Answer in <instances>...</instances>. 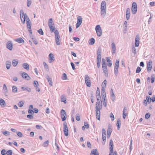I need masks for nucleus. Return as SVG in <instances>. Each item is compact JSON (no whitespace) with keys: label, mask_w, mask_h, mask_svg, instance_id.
I'll return each instance as SVG.
<instances>
[{"label":"nucleus","mask_w":155,"mask_h":155,"mask_svg":"<svg viewBox=\"0 0 155 155\" xmlns=\"http://www.w3.org/2000/svg\"><path fill=\"white\" fill-rule=\"evenodd\" d=\"M15 41L18 42L19 43H23L24 42V41L21 38H19L16 39L15 40Z\"/></svg>","instance_id":"a878e982"},{"label":"nucleus","mask_w":155,"mask_h":155,"mask_svg":"<svg viewBox=\"0 0 155 155\" xmlns=\"http://www.w3.org/2000/svg\"><path fill=\"white\" fill-rule=\"evenodd\" d=\"M61 100L62 102H64V103H66V98L63 96H61Z\"/></svg>","instance_id":"4c0bfd02"},{"label":"nucleus","mask_w":155,"mask_h":155,"mask_svg":"<svg viewBox=\"0 0 155 155\" xmlns=\"http://www.w3.org/2000/svg\"><path fill=\"white\" fill-rule=\"evenodd\" d=\"M147 71L150 72L151 71L152 67V62L151 60H150L147 63Z\"/></svg>","instance_id":"9d476101"},{"label":"nucleus","mask_w":155,"mask_h":155,"mask_svg":"<svg viewBox=\"0 0 155 155\" xmlns=\"http://www.w3.org/2000/svg\"><path fill=\"white\" fill-rule=\"evenodd\" d=\"M150 116V114L149 113H147L145 115V118L146 119H148Z\"/></svg>","instance_id":"6e6d98bb"},{"label":"nucleus","mask_w":155,"mask_h":155,"mask_svg":"<svg viewBox=\"0 0 155 155\" xmlns=\"http://www.w3.org/2000/svg\"><path fill=\"white\" fill-rule=\"evenodd\" d=\"M61 78L63 80H66L67 79V77L65 73H64L63 74Z\"/></svg>","instance_id":"c9c22d12"},{"label":"nucleus","mask_w":155,"mask_h":155,"mask_svg":"<svg viewBox=\"0 0 155 155\" xmlns=\"http://www.w3.org/2000/svg\"><path fill=\"white\" fill-rule=\"evenodd\" d=\"M38 32L41 35H42L44 34V32L43 31L42 29L41 28H40L38 30Z\"/></svg>","instance_id":"603ef678"},{"label":"nucleus","mask_w":155,"mask_h":155,"mask_svg":"<svg viewBox=\"0 0 155 155\" xmlns=\"http://www.w3.org/2000/svg\"><path fill=\"white\" fill-rule=\"evenodd\" d=\"M49 141L47 140L44 142L43 144V146L44 147H47L48 145Z\"/></svg>","instance_id":"79ce46f5"},{"label":"nucleus","mask_w":155,"mask_h":155,"mask_svg":"<svg viewBox=\"0 0 155 155\" xmlns=\"http://www.w3.org/2000/svg\"><path fill=\"white\" fill-rule=\"evenodd\" d=\"M102 108V104L101 100H100L96 103V114L97 119L100 120L101 112L100 110Z\"/></svg>","instance_id":"f257e3e1"},{"label":"nucleus","mask_w":155,"mask_h":155,"mask_svg":"<svg viewBox=\"0 0 155 155\" xmlns=\"http://www.w3.org/2000/svg\"><path fill=\"white\" fill-rule=\"evenodd\" d=\"M5 64L6 68L8 70L10 68L11 66V61H7L6 62Z\"/></svg>","instance_id":"6ab92c4d"},{"label":"nucleus","mask_w":155,"mask_h":155,"mask_svg":"<svg viewBox=\"0 0 155 155\" xmlns=\"http://www.w3.org/2000/svg\"><path fill=\"white\" fill-rule=\"evenodd\" d=\"M102 66L104 65H106V64L105 63V61L104 59L103 58L102 60Z\"/></svg>","instance_id":"69168bd1"},{"label":"nucleus","mask_w":155,"mask_h":155,"mask_svg":"<svg viewBox=\"0 0 155 155\" xmlns=\"http://www.w3.org/2000/svg\"><path fill=\"white\" fill-rule=\"evenodd\" d=\"M102 136H106V130L103 128L102 130Z\"/></svg>","instance_id":"a18cd8bd"},{"label":"nucleus","mask_w":155,"mask_h":155,"mask_svg":"<svg viewBox=\"0 0 155 155\" xmlns=\"http://www.w3.org/2000/svg\"><path fill=\"white\" fill-rule=\"evenodd\" d=\"M119 60L118 59H117L116 60V63H115V68H119Z\"/></svg>","instance_id":"c03bdc74"},{"label":"nucleus","mask_w":155,"mask_h":155,"mask_svg":"<svg viewBox=\"0 0 155 155\" xmlns=\"http://www.w3.org/2000/svg\"><path fill=\"white\" fill-rule=\"evenodd\" d=\"M95 30L98 36L100 37L102 35V31L99 25H97L95 27Z\"/></svg>","instance_id":"7ed1b4c3"},{"label":"nucleus","mask_w":155,"mask_h":155,"mask_svg":"<svg viewBox=\"0 0 155 155\" xmlns=\"http://www.w3.org/2000/svg\"><path fill=\"white\" fill-rule=\"evenodd\" d=\"M151 83H153L154 82L155 80V76L154 74H153L151 75Z\"/></svg>","instance_id":"09e8293b"},{"label":"nucleus","mask_w":155,"mask_h":155,"mask_svg":"<svg viewBox=\"0 0 155 155\" xmlns=\"http://www.w3.org/2000/svg\"><path fill=\"white\" fill-rule=\"evenodd\" d=\"M6 150L5 149L2 150L1 152V153L2 155H5L6 154Z\"/></svg>","instance_id":"680f3d73"},{"label":"nucleus","mask_w":155,"mask_h":155,"mask_svg":"<svg viewBox=\"0 0 155 155\" xmlns=\"http://www.w3.org/2000/svg\"><path fill=\"white\" fill-rule=\"evenodd\" d=\"M146 100L147 102L148 103H150L151 102V98L150 97L148 96H147L146 97Z\"/></svg>","instance_id":"49530a36"},{"label":"nucleus","mask_w":155,"mask_h":155,"mask_svg":"<svg viewBox=\"0 0 155 155\" xmlns=\"http://www.w3.org/2000/svg\"><path fill=\"white\" fill-rule=\"evenodd\" d=\"M3 89L5 91V93H8V88L5 84L3 85Z\"/></svg>","instance_id":"f704fd0d"},{"label":"nucleus","mask_w":155,"mask_h":155,"mask_svg":"<svg viewBox=\"0 0 155 155\" xmlns=\"http://www.w3.org/2000/svg\"><path fill=\"white\" fill-rule=\"evenodd\" d=\"M109 146H110V153L109 155H111V153H113V148H114L113 141L111 139L110 140V143H109Z\"/></svg>","instance_id":"6e6552de"},{"label":"nucleus","mask_w":155,"mask_h":155,"mask_svg":"<svg viewBox=\"0 0 155 155\" xmlns=\"http://www.w3.org/2000/svg\"><path fill=\"white\" fill-rule=\"evenodd\" d=\"M120 119H117V122L116 124L118 130H119L120 129Z\"/></svg>","instance_id":"393cba45"},{"label":"nucleus","mask_w":155,"mask_h":155,"mask_svg":"<svg viewBox=\"0 0 155 155\" xmlns=\"http://www.w3.org/2000/svg\"><path fill=\"white\" fill-rule=\"evenodd\" d=\"M106 3L105 1L102 2L101 6V9H106Z\"/></svg>","instance_id":"f3484780"},{"label":"nucleus","mask_w":155,"mask_h":155,"mask_svg":"<svg viewBox=\"0 0 155 155\" xmlns=\"http://www.w3.org/2000/svg\"><path fill=\"white\" fill-rule=\"evenodd\" d=\"M103 103L104 106L106 107L107 105V99H104L103 100Z\"/></svg>","instance_id":"0e129e2a"},{"label":"nucleus","mask_w":155,"mask_h":155,"mask_svg":"<svg viewBox=\"0 0 155 155\" xmlns=\"http://www.w3.org/2000/svg\"><path fill=\"white\" fill-rule=\"evenodd\" d=\"M104 88H102L101 91V96L106 95V93L105 91Z\"/></svg>","instance_id":"a19ab883"},{"label":"nucleus","mask_w":155,"mask_h":155,"mask_svg":"<svg viewBox=\"0 0 155 155\" xmlns=\"http://www.w3.org/2000/svg\"><path fill=\"white\" fill-rule=\"evenodd\" d=\"M46 78L48 80L50 85L51 86H52L53 84L51 79L49 78V75L48 74L46 75Z\"/></svg>","instance_id":"aec40b11"},{"label":"nucleus","mask_w":155,"mask_h":155,"mask_svg":"<svg viewBox=\"0 0 155 155\" xmlns=\"http://www.w3.org/2000/svg\"><path fill=\"white\" fill-rule=\"evenodd\" d=\"M61 113L62 120L65 121L67 118V114L65 110L62 109L61 111Z\"/></svg>","instance_id":"423d86ee"},{"label":"nucleus","mask_w":155,"mask_h":155,"mask_svg":"<svg viewBox=\"0 0 155 155\" xmlns=\"http://www.w3.org/2000/svg\"><path fill=\"white\" fill-rule=\"evenodd\" d=\"M137 5L135 2L133 3L132 5L131 10L133 14H135L137 12Z\"/></svg>","instance_id":"39448f33"},{"label":"nucleus","mask_w":155,"mask_h":155,"mask_svg":"<svg viewBox=\"0 0 155 155\" xmlns=\"http://www.w3.org/2000/svg\"><path fill=\"white\" fill-rule=\"evenodd\" d=\"M107 80H104L102 84V88H106L107 84Z\"/></svg>","instance_id":"7c9ffc66"},{"label":"nucleus","mask_w":155,"mask_h":155,"mask_svg":"<svg viewBox=\"0 0 155 155\" xmlns=\"http://www.w3.org/2000/svg\"><path fill=\"white\" fill-rule=\"evenodd\" d=\"M101 15L104 17L105 16L106 9H101Z\"/></svg>","instance_id":"b1692460"},{"label":"nucleus","mask_w":155,"mask_h":155,"mask_svg":"<svg viewBox=\"0 0 155 155\" xmlns=\"http://www.w3.org/2000/svg\"><path fill=\"white\" fill-rule=\"evenodd\" d=\"M90 155H99L97 150L96 149L92 150L91 152Z\"/></svg>","instance_id":"a211bd4d"},{"label":"nucleus","mask_w":155,"mask_h":155,"mask_svg":"<svg viewBox=\"0 0 155 155\" xmlns=\"http://www.w3.org/2000/svg\"><path fill=\"white\" fill-rule=\"evenodd\" d=\"M24 104V103L22 101H20L18 103V106L20 107H23Z\"/></svg>","instance_id":"13d9d810"},{"label":"nucleus","mask_w":155,"mask_h":155,"mask_svg":"<svg viewBox=\"0 0 155 155\" xmlns=\"http://www.w3.org/2000/svg\"><path fill=\"white\" fill-rule=\"evenodd\" d=\"M3 134L5 136H7L10 135V132L5 131L2 132Z\"/></svg>","instance_id":"3c124183"},{"label":"nucleus","mask_w":155,"mask_h":155,"mask_svg":"<svg viewBox=\"0 0 155 155\" xmlns=\"http://www.w3.org/2000/svg\"><path fill=\"white\" fill-rule=\"evenodd\" d=\"M103 68V70L104 73L105 74V76L107 77L108 76L107 72V65H104L102 66Z\"/></svg>","instance_id":"dca6fc26"},{"label":"nucleus","mask_w":155,"mask_h":155,"mask_svg":"<svg viewBox=\"0 0 155 155\" xmlns=\"http://www.w3.org/2000/svg\"><path fill=\"white\" fill-rule=\"evenodd\" d=\"M43 64L46 70L47 71H48L49 68L47 64L45 62H44Z\"/></svg>","instance_id":"de8ad7c7"},{"label":"nucleus","mask_w":155,"mask_h":155,"mask_svg":"<svg viewBox=\"0 0 155 155\" xmlns=\"http://www.w3.org/2000/svg\"><path fill=\"white\" fill-rule=\"evenodd\" d=\"M101 58H97V67L98 68H99L100 66L101 62Z\"/></svg>","instance_id":"58836bf2"},{"label":"nucleus","mask_w":155,"mask_h":155,"mask_svg":"<svg viewBox=\"0 0 155 155\" xmlns=\"http://www.w3.org/2000/svg\"><path fill=\"white\" fill-rule=\"evenodd\" d=\"M22 78L27 80L30 79L31 78L25 72H23L21 74Z\"/></svg>","instance_id":"9b49d317"},{"label":"nucleus","mask_w":155,"mask_h":155,"mask_svg":"<svg viewBox=\"0 0 155 155\" xmlns=\"http://www.w3.org/2000/svg\"><path fill=\"white\" fill-rule=\"evenodd\" d=\"M130 9L129 8H127V9L126 14L130 15Z\"/></svg>","instance_id":"338daca9"},{"label":"nucleus","mask_w":155,"mask_h":155,"mask_svg":"<svg viewBox=\"0 0 155 155\" xmlns=\"http://www.w3.org/2000/svg\"><path fill=\"white\" fill-rule=\"evenodd\" d=\"M106 136H102V140H103V142H102V143L103 145H104L105 144L106 142Z\"/></svg>","instance_id":"ea45409f"},{"label":"nucleus","mask_w":155,"mask_h":155,"mask_svg":"<svg viewBox=\"0 0 155 155\" xmlns=\"http://www.w3.org/2000/svg\"><path fill=\"white\" fill-rule=\"evenodd\" d=\"M95 39L93 38H91L90 39L88 43L89 45H93L95 43Z\"/></svg>","instance_id":"bb28decb"},{"label":"nucleus","mask_w":155,"mask_h":155,"mask_svg":"<svg viewBox=\"0 0 155 155\" xmlns=\"http://www.w3.org/2000/svg\"><path fill=\"white\" fill-rule=\"evenodd\" d=\"M111 48L112 49V54H115L116 51V45L113 42L111 44Z\"/></svg>","instance_id":"4468645a"},{"label":"nucleus","mask_w":155,"mask_h":155,"mask_svg":"<svg viewBox=\"0 0 155 155\" xmlns=\"http://www.w3.org/2000/svg\"><path fill=\"white\" fill-rule=\"evenodd\" d=\"M12 150H9L7 152L6 154H7V155H12Z\"/></svg>","instance_id":"4d7b16f0"},{"label":"nucleus","mask_w":155,"mask_h":155,"mask_svg":"<svg viewBox=\"0 0 155 155\" xmlns=\"http://www.w3.org/2000/svg\"><path fill=\"white\" fill-rule=\"evenodd\" d=\"M76 120L78 121H80V117L79 114H77L76 115Z\"/></svg>","instance_id":"5fc2aeb1"},{"label":"nucleus","mask_w":155,"mask_h":155,"mask_svg":"<svg viewBox=\"0 0 155 155\" xmlns=\"http://www.w3.org/2000/svg\"><path fill=\"white\" fill-rule=\"evenodd\" d=\"M32 40L33 42L34 43L35 45H37L38 44V41L35 39L34 38H32Z\"/></svg>","instance_id":"e2e57ef3"},{"label":"nucleus","mask_w":155,"mask_h":155,"mask_svg":"<svg viewBox=\"0 0 155 155\" xmlns=\"http://www.w3.org/2000/svg\"><path fill=\"white\" fill-rule=\"evenodd\" d=\"M110 117L111 118V120L113 121L114 119V115L112 113H110Z\"/></svg>","instance_id":"8fccbe9b"},{"label":"nucleus","mask_w":155,"mask_h":155,"mask_svg":"<svg viewBox=\"0 0 155 155\" xmlns=\"http://www.w3.org/2000/svg\"><path fill=\"white\" fill-rule=\"evenodd\" d=\"M12 92L14 93H16L17 92V87L15 86H13L12 87Z\"/></svg>","instance_id":"72a5a7b5"},{"label":"nucleus","mask_w":155,"mask_h":155,"mask_svg":"<svg viewBox=\"0 0 155 155\" xmlns=\"http://www.w3.org/2000/svg\"><path fill=\"white\" fill-rule=\"evenodd\" d=\"M64 134L66 136H68V127H63Z\"/></svg>","instance_id":"4be33fe9"},{"label":"nucleus","mask_w":155,"mask_h":155,"mask_svg":"<svg viewBox=\"0 0 155 155\" xmlns=\"http://www.w3.org/2000/svg\"><path fill=\"white\" fill-rule=\"evenodd\" d=\"M118 69V68L115 67L114 68V73L116 76H117Z\"/></svg>","instance_id":"37998d69"},{"label":"nucleus","mask_w":155,"mask_h":155,"mask_svg":"<svg viewBox=\"0 0 155 155\" xmlns=\"http://www.w3.org/2000/svg\"><path fill=\"white\" fill-rule=\"evenodd\" d=\"M140 37L139 35H137L135 39V45L136 47H138L139 44Z\"/></svg>","instance_id":"ddd939ff"},{"label":"nucleus","mask_w":155,"mask_h":155,"mask_svg":"<svg viewBox=\"0 0 155 155\" xmlns=\"http://www.w3.org/2000/svg\"><path fill=\"white\" fill-rule=\"evenodd\" d=\"M49 26L51 32H54V31L56 30H55V27L54 25H50Z\"/></svg>","instance_id":"c756f323"},{"label":"nucleus","mask_w":155,"mask_h":155,"mask_svg":"<svg viewBox=\"0 0 155 155\" xmlns=\"http://www.w3.org/2000/svg\"><path fill=\"white\" fill-rule=\"evenodd\" d=\"M23 67L25 68L28 70L29 69V66L28 64L24 63L23 64Z\"/></svg>","instance_id":"cd10ccee"},{"label":"nucleus","mask_w":155,"mask_h":155,"mask_svg":"<svg viewBox=\"0 0 155 155\" xmlns=\"http://www.w3.org/2000/svg\"><path fill=\"white\" fill-rule=\"evenodd\" d=\"M21 89L23 91H27L28 92H30L31 91V89L27 87H21Z\"/></svg>","instance_id":"c85d7f7f"},{"label":"nucleus","mask_w":155,"mask_h":155,"mask_svg":"<svg viewBox=\"0 0 155 155\" xmlns=\"http://www.w3.org/2000/svg\"><path fill=\"white\" fill-rule=\"evenodd\" d=\"M49 63H51L53 62L55 60V58L54 57V55L52 53H50L49 54Z\"/></svg>","instance_id":"f8f14e48"},{"label":"nucleus","mask_w":155,"mask_h":155,"mask_svg":"<svg viewBox=\"0 0 155 155\" xmlns=\"http://www.w3.org/2000/svg\"><path fill=\"white\" fill-rule=\"evenodd\" d=\"M18 61L15 60H13L12 61V64L14 67L16 66L18 64Z\"/></svg>","instance_id":"2f4dec72"},{"label":"nucleus","mask_w":155,"mask_h":155,"mask_svg":"<svg viewBox=\"0 0 155 155\" xmlns=\"http://www.w3.org/2000/svg\"><path fill=\"white\" fill-rule=\"evenodd\" d=\"M112 130L110 128H108L107 130V135H111Z\"/></svg>","instance_id":"052dcab7"},{"label":"nucleus","mask_w":155,"mask_h":155,"mask_svg":"<svg viewBox=\"0 0 155 155\" xmlns=\"http://www.w3.org/2000/svg\"><path fill=\"white\" fill-rule=\"evenodd\" d=\"M48 26L54 25V23L53 21V19L51 18L49 19L48 23Z\"/></svg>","instance_id":"473e14b6"},{"label":"nucleus","mask_w":155,"mask_h":155,"mask_svg":"<svg viewBox=\"0 0 155 155\" xmlns=\"http://www.w3.org/2000/svg\"><path fill=\"white\" fill-rule=\"evenodd\" d=\"M27 6L28 7H29L31 4V0H27Z\"/></svg>","instance_id":"864d4df0"},{"label":"nucleus","mask_w":155,"mask_h":155,"mask_svg":"<svg viewBox=\"0 0 155 155\" xmlns=\"http://www.w3.org/2000/svg\"><path fill=\"white\" fill-rule=\"evenodd\" d=\"M34 85L35 87H38V83L37 81H34Z\"/></svg>","instance_id":"bf43d9fd"},{"label":"nucleus","mask_w":155,"mask_h":155,"mask_svg":"<svg viewBox=\"0 0 155 155\" xmlns=\"http://www.w3.org/2000/svg\"><path fill=\"white\" fill-rule=\"evenodd\" d=\"M141 70V68L139 67H138L137 68L136 73H139L140 72Z\"/></svg>","instance_id":"774afa93"},{"label":"nucleus","mask_w":155,"mask_h":155,"mask_svg":"<svg viewBox=\"0 0 155 155\" xmlns=\"http://www.w3.org/2000/svg\"><path fill=\"white\" fill-rule=\"evenodd\" d=\"M26 22L27 27V28H30L31 27V21H27Z\"/></svg>","instance_id":"e433bc0d"},{"label":"nucleus","mask_w":155,"mask_h":155,"mask_svg":"<svg viewBox=\"0 0 155 155\" xmlns=\"http://www.w3.org/2000/svg\"><path fill=\"white\" fill-rule=\"evenodd\" d=\"M85 81L86 85L88 87L91 86V81L89 77L87 75H86L85 77Z\"/></svg>","instance_id":"20e7f679"},{"label":"nucleus","mask_w":155,"mask_h":155,"mask_svg":"<svg viewBox=\"0 0 155 155\" xmlns=\"http://www.w3.org/2000/svg\"><path fill=\"white\" fill-rule=\"evenodd\" d=\"M6 47L9 50L12 51L13 49V44L11 41H8L6 44Z\"/></svg>","instance_id":"1a4fd4ad"},{"label":"nucleus","mask_w":155,"mask_h":155,"mask_svg":"<svg viewBox=\"0 0 155 155\" xmlns=\"http://www.w3.org/2000/svg\"><path fill=\"white\" fill-rule=\"evenodd\" d=\"M54 33L56 44L58 45H60L61 44V41L60 40V37L59 32L57 30H56L54 31Z\"/></svg>","instance_id":"f03ea898"},{"label":"nucleus","mask_w":155,"mask_h":155,"mask_svg":"<svg viewBox=\"0 0 155 155\" xmlns=\"http://www.w3.org/2000/svg\"><path fill=\"white\" fill-rule=\"evenodd\" d=\"M97 58H101V50L99 48L97 51Z\"/></svg>","instance_id":"5701e85b"},{"label":"nucleus","mask_w":155,"mask_h":155,"mask_svg":"<svg viewBox=\"0 0 155 155\" xmlns=\"http://www.w3.org/2000/svg\"><path fill=\"white\" fill-rule=\"evenodd\" d=\"M110 95L111 100L114 101L115 99V96L113 92V90L111 89L110 90Z\"/></svg>","instance_id":"2eb2a0df"},{"label":"nucleus","mask_w":155,"mask_h":155,"mask_svg":"<svg viewBox=\"0 0 155 155\" xmlns=\"http://www.w3.org/2000/svg\"><path fill=\"white\" fill-rule=\"evenodd\" d=\"M82 21V18L81 16H79L77 17V23L76 24V28L79 27L81 24Z\"/></svg>","instance_id":"0eeeda50"},{"label":"nucleus","mask_w":155,"mask_h":155,"mask_svg":"<svg viewBox=\"0 0 155 155\" xmlns=\"http://www.w3.org/2000/svg\"><path fill=\"white\" fill-rule=\"evenodd\" d=\"M0 105L2 107H4L5 106L6 103L3 99H1L0 100Z\"/></svg>","instance_id":"412c9836"}]
</instances>
